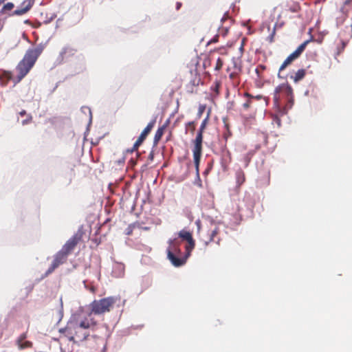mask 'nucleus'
<instances>
[{"label": "nucleus", "mask_w": 352, "mask_h": 352, "mask_svg": "<svg viewBox=\"0 0 352 352\" xmlns=\"http://www.w3.org/2000/svg\"><path fill=\"white\" fill-rule=\"evenodd\" d=\"M309 43V40L304 41L298 47V48L294 52L289 55L280 65L279 68V72L284 70L287 66L291 65L294 60L299 58Z\"/></svg>", "instance_id": "obj_8"}, {"label": "nucleus", "mask_w": 352, "mask_h": 352, "mask_svg": "<svg viewBox=\"0 0 352 352\" xmlns=\"http://www.w3.org/2000/svg\"><path fill=\"white\" fill-rule=\"evenodd\" d=\"M244 96L248 98V100L243 104V109L244 110H248L252 105V103H253V96L251 95L250 94L248 93V92H245L244 94Z\"/></svg>", "instance_id": "obj_19"}, {"label": "nucleus", "mask_w": 352, "mask_h": 352, "mask_svg": "<svg viewBox=\"0 0 352 352\" xmlns=\"http://www.w3.org/2000/svg\"><path fill=\"white\" fill-rule=\"evenodd\" d=\"M275 33H276V28H274V29L272 30V32L271 33V34L268 37V41H269L270 43H273L274 42V37Z\"/></svg>", "instance_id": "obj_29"}, {"label": "nucleus", "mask_w": 352, "mask_h": 352, "mask_svg": "<svg viewBox=\"0 0 352 352\" xmlns=\"http://www.w3.org/2000/svg\"><path fill=\"white\" fill-rule=\"evenodd\" d=\"M25 114V111L23 110L22 111L20 112V115L21 116H24Z\"/></svg>", "instance_id": "obj_41"}, {"label": "nucleus", "mask_w": 352, "mask_h": 352, "mask_svg": "<svg viewBox=\"0 0 352 352\" xmlns=\"http://www.w3.org/2000/svg\"><path fill=\"white\" fill-rule=\"evenodd\" d=\"M169 245L167 248V257L170 261L171 263L175 267L183 265L188 256H187V252L185 256L182 255L180 249V242L177 239H171L168 242Z\"/></svg>", "instance_id": "obj_3"}, {"label": "nucleus", "mask_w": 352, "mask_h": 352, "mask_svg": "<svg viewBox=\"0 0 352 352\" xmlns=\"http://www.w3.org/2000/svg\"><path fill=\"white\" fill-rule=\"evenodd\" d=\"M43 51V47L42 45H37L34 47L29 48L25 52L23 58L16 67L17 72L16 76V82H19L30 72Z\"/></svg>", "instance_id": "obj_1"}, {"label": "nucleus", "mask_w": 352, "mask_h": 352, "mask_svg": "<svg viewBox=\"0 0 352 352\" xmlns=\"http://www.w3.org/2000/svg\"><path fill=\"white\" fill-rule=\"evenodd\" d=\"M240 67V72H242V65L241 61L234 60V70L236 71V67Z\"/></svg>", "instance_id": "obj_28"}, {"label": "nucleus", "mask_w": 352, "mask_h": 352, "mask_svg": "<svg viewBox=\"0 0 352 352\" xmlns=\"http://www.w3.org/2000/svg\"><path fill=\"white\" fill-rule=\"evenodd\" d=\"M220 87V83L219 82H216L214 87L212 89L217 94H219V89Z\"/></svg>", "instance_id": "obj_32"}, {"label": "nucleus", "mask_w": 352, "mask_h": 352, "mask_svg": "<svg viewBox=\"0 0 352 352\" xmlns=\"http://www.w3.org/2000/svg\"><path fill=\"white\" fill-rule=\"evenodd\" d=\"M232 133L230 131V130L228 129L227 132L223 134V138L226 140V141L228 140V138L231 136Z\"/></svg>", "instance_id": "obj_33"}, {"label": "nucleus", "mask_w": 352, "mask_h": 352, "mask_svg": "<svg viewBox=\"0 0 352 352\" xmlns=\"http://www.w3.org/2000/svg\"><path fill=\"white\" fill-rule=\"evenodd\" d=\"M34 4V0H24L21 6L12 12V15L21 16L29 12Z\"/></svg>", "instance_id": "obj_13"}, {"label": "nucleus", "mask_w": 352, "mask_h": 352, "mask_svg": "<svg viewBox=\"0 0 352 352\" xmlns=\"http://www.w3.org/2000/svg\"><path fill=\"white\" fill-rule=\"evenodd\" d=\"M6 1V0H0V5H1V3H3V2H5Z\"/></svg>", "instance_id": "obj_44"}, {"label": "nucleus", "mask_w": 352, "mask_h": 352, "mask_svg": "<svg viewBox=\"0 0 352 352\" xmlns=\"http://www.w3.org/2000/svg\"><path fill=\"white\" fill-rule=\"evenodd\" d=\"M306 75V70L305 69H298L294 75L291 76V78L294 82H298L302 80Z\"/></svg>", "instance_id": "obj_16"}, {"label": "nucleus", "mask_w": 352, "mask_h": 352, "mask_svg": "<svg viewBox=\"0 0 352 352\" xmlns=\"http://www.w3.org/2000/svg\"><path fill=\"white\" fill-rule=\"evenodd\" d=\"M263 98V96L262 95H257V96H253V100L255 99V100H261Z\"/></svg>", "instance_id": "obj_36"}, {"label": "nucleus", "mask_w": 352, "mask_h": 352, "mask_svg": "<svg viewBox=\"0 0 352 352\" xmlns=\"http://www.w3.org/2000/svg\"><path fill=\"white\" fill-rule=\"evenodd\" d=\"M179 236L184 241H187L186 245V252H187V256L190 255L191 251L195 246V240L192 238V234L186 230H182L178 233Z\"/></svg>", "instance_id": "obj_10"}, {"label": "nucleus", "mask_w": 352, "mask_h": 352, "mask_svg": "<svg viewBox=\"0 0 352 352\" xmlns=\"http://www.w3.org/2000/svg\"><path fill=\"white\" fill-rule=\"evenodd\" d=\"M218 39H219V35H216L212 39H211L208 42V44L213 43H217L218 41Z\"/></svg>", "instance_id": "obj_34"}, {"label": "nucleus", "mask_w": 352, "mask_h": 352, "mask_svg": "<svg viewBox=\"0 0 352 352\" xmlns=\"http://www.w3.org/2000/svg\"><path fill=\"white\" fill-rule=\"evenodd\" d=\"M168 124L169 120H167L162 126L158 128L154 136L153 142L155 144H157L160 142Z\"/></svg>", "instance_id": "obj_14"}, {"label": "nucleus", "mask_w": 352, "mask_h": 352, "mask_svg": "<svg viewBox=\"0 0 352 352\" xmlns=\"http://www.w3.org/2000/svg\"><path fill=\"white\" fill-rule=\"evenodd\" d=\"M205 108H206V107H205L204 105H200V106H199V111H198V113H197V115H198V116H199V117H201V115H202L203 112H204V110H205Z\"/></svg>", "instance_id": "obj_31"}, {"label": "nucleus", "mask_w": 352, "mask_h": 352, "mask_svg": "<svg viewBox=\"0 0 352 352\" xmlns=\"http://www.w3.org/2000/svg\"><path fill=\"white\" fill-rule=\"evenodd\" d=\"M346 45V43L344 41H342V50H344V48L345 47Z\"/></svg>", "instance_id": "obj_39"}, {"label": "nucleus", "mask_w": 352, "mask_h": 352, "mask_svg": "<svg viewBox=\"0 0 352 352\" xmlns=\"http://www.w3.org/2000/svg\"><path fill=\"white\" fill-rule=\"evenodd\" d=\"M352 0H346L344 3L343 6L341 8L342 12L347 16L349 11L352 10Z\"/></svg>", "instance_id": "obj_18"}, {"label": "nucleus", "mask_w": 352, "mask_h": 352, "mask_svg": "<svg viewBox=\"0 0 352 352\" xmlns=\"http://www.w3.org/2000/svg\"><path fill=\"white\" fill-rule=\"evenodd\" d=\"M241 73V72H240V67H236V71L234 70V72H232V73L230 74L229 75V77L230 79H235Z\"/></svg>", "instance_id": "obj_26"}, {"label": "nucleus", "mask_w": 352, "mask_h": 352, "mask_svg": "<svg viewBox=\"0 0 352 352\" xmlns=\"http://www.w3.org/2000/svg\"><path fill=\"white\" fill-rule=\"evenodd\" d=\"M210 65V60H205L204 61V67L206 68V67L209 66Z\"/></svg>", "instance_id": "obj_35"}, {"label": "nucleus", "mask_w": 352, "mask_h": 352, "mask_svg": "<svg viewBox=\"0 0 352 352\" xmlns=\"http://www.w3.org/2000/svg\"><path fill=\"white\" fill-rule=\"evenodd\" d=\"M186 126L187 127H189L190 129V133L192 134L194 133L195 132V126H196V123L195 121H191V122H189L186 124Z\"/></svg>", "instance_id": "obj_27"}, {"label": "nucleus", "mask_w": 352, "mask_h": 352, "mask_svg": "<svg viewBox=\"0 0 352 352\" xmlns=\"http://www.w3.org/2000/svg\"><path fill=\"white\" fill-rule=\"evenodd\" d=\"M59 332L69 340L73 342L83 341L89 336V333L81 328L72 318L67 322L65 327L60 329Z\"/></svg>", "instance_id": "obj_2"}, {"label": "nucleus", "mask_w": 352, "mask_h": 352, "mask_svg": "<svg viewBox=\"0 0 352 352\" xmlns=\"http://www.w3.org/2000/svg\"><path fill=\"white\" fill-rule=\"evenodd\" d=\"M226 157L228 158V162H230L231 161V155H230V153L227 151L226 152Z\"/></svg>", "instance_id": "obj_37"}, {"label": "nucleus", "mask_w": 352, "mask_h": 352, "mask_svg": "<svg viewBox=\"0 0 352 352\" xmlns=\"http://www.w3.org/2000/svg\"><path fill=\"white\" fill-rule=\"evenodd\" d=\"M240 50L241 51V52H243V43H242L241 45Z\"/></svg>", "instance_id": "obj_40"}, {"label": "nucleus", "mask_w": 352, "mask_h": 352, "mask_svg": "<svg viewBox=\"0 0 352 352\" xmlns=\"http://www.w3.org/2000/svg\"><path fill=\"white\" fill-rule=\"evenodd\" d=\"M245 182V175L241 169L236 172V182L237 187H240Z\"/></svg>", "instance_id": "obj_17"}, {"label": "nucleus", "mask_w": 352, "mask_h": 352, "mask_svg": "<svg viewBox=\"0 0 352 352\" xmlns=\"http://www.w3.org/2000/svg\"><path fill=\"white\" fill-rule=\"evenodd\" d=\"M67 256L60 250L55 255L52 265L47 270L45 274L49 275L52 273L60 265L63 264L67 261Z\"/></svg>", "instance_id": "obj_12"}, {"label": "nucleus", "mask_w": 352, "mask_h": 352, "mask_svg": "<svg viewBox=\"0 0 352 352\" xmlns=\"http://www.w3.org/2000/svg\"><path fill=\"white\" fill-rule=\"evenodd\" d=\"M118 301H120V298L117 296H109L100 300H94L89 305L90 311L95 315L104 314L109 312Z\"/></svg>", "instance_id": "obj_5"}, {"label": "nucleus", "mask_w": 352, "mask_h": 352, "mask_svg": "<svg viewBox=\"0 0 352 352\" xmlns=\"http://www.w3.org/2000/svg\"><path fill=\"white\" fill-rule=\"evenodd\" d=\"M76 50L69 47H64L62 51L60 53V56L61 58L63 60L65 58H67L70 56H72L75 54Z\"/></svg>", "instance_id": "obj_15"}, {"label": "nucleus", "mask_w": 352, "mask_h": 352, "mask_svg": "<svg viewBox=\"0 0 352 352\" xmlns=\"http://www.w3.org/2000/svg\"><path fill=\"white\" fill-rule=\"evenodd\" d=\"M219 228L217 226L214 227V229H212L210 232V233L209 234V236H210V239H209V241H216L217 243H219V239H218L217 241L215 240V237L217 236V235L219 234Z\"/></svg>", "instance_id": "obj_20"}, {"label": "nucleus", "mask_w": 352, "mask_h": 352, "mask_svg": "<svg viewBox=\"0 0 352 352\" xmlns=\"http://www.w3.org/2000/svg\"><path fill=\"white\" fill-rule=\"evenodd\" d=\"M76 323L82 328L85 331H87L89 329H94L97 322L93 317V314L89 311V312H80L72 316Z\"/></svg>", "instance_id": "obj_6"}, {"label": "nucleus", "mask_w": 352, "mask_h": 352, "mask_svg": "<svg viewBox=\"0 0 352 352\" xmlns=\"http://www.w3.org/2000/svg\"><path fill=\"white\" fill-rule=\"evenodd\" d=\"M26 337H27L26 333H23L21 334L16 340L17 344L21 342L24 341V340L26 338Z\"/></svg>", "instance_id": "obj_30"}, {"label": "nucleus", "mask_w": 352, "mask_h": 352, "mask_svg": "<svg viewBox=\"0 0 352 352\" xmlns=\"http://www.w3.org/2000/svg\"><path fill=\"white\" fill-rule=\"evenodd\" d=\"M285 98L292 107L293 102V89L287 83H283L278 86L274 91V100L276 104L279 105L280 101Z\"/></svg>", "instance_id": "obj_7"}, {"label": "nucleus", "mask_w": 352, "mask_h": 352, "mask_svg": "<svg viewBox=\"0 0 352 352\" xmlns=\"http://www.w3.org/2000/svg\"><path fill=\"white\" fill-rule=\"evenodd\" d=\"M14 7V5L13 3H11V2H9V3H7L6 4H5L1 10V13H4L7 11H10L12 10Z\"/></svg>", "instance_id": "obj_23"}, {"label": "nucleus", "mask_w": 352, "mask_h": 352, "mask_svg": "<svg viewBox=\"0 0 352 352\" xmlns=\"http://www.w3.org/2000/svg\"><path fill=\"white\" fill-rule=\"evenodd\" d=\"M266 69V66L264 65H258L256 69L255 72L257 74L258 78H263V72Z\"/></svg>", "instance_id": "obj_21"}, {"label": "nucleus", "mask_w": 352, "mask_h": 352, "mask_svg": "<svg viewBox=\"0 0 352 352\" xmlns=\"http://www.w3.org/2000/svg\"><path fill=\"white\" fill-rule=\"evenodd\" d=\"M182 6V3L177 2V10H179Z\"/></svg>", "instance_id": "obj_38"}, {"label": "nucleus", "mask_w": 352, "mask_h": 352, "mask_svg": "<svg viewBox=\"0 0 352 352\" xmlns=\"http://www.w3.org/2000/svg\"><path fill=\"white\" fill-rule=\"evenodd\" d=\"M223 65V60L221 58H218L217 60L214 69L216 71H219L221 69Z\"/></svg>", "instance_id": "obj_25"}, {"label": "nucleus", "mask_w": 352, "mask_h": 352, "mask_svg": "<svg viewBox=\"0 0 352 352\" xmlns=\"http://www.w3.org/2000/svg\"><path fill=\"white\" fill-rule=\"evenodd\" d=\"M155 124V120H153L151 121L147 126L145 127V129L142 131L141 134L138 137V140L135 141V142L133 144L132 151H137L139 148V146L142 144V142L144 141L148 133L151 132V131L153 129L154 125Z\"/></svg>", "instance_id": "obj_11"}, {"label": "nucleus", "mask_w": 352, "mask_h": 352, "mask_svg": "<svg viewBox=\"0 0 352 352\" xmlns=\"http://www.w3.org/2000/svg\"><path fill=\"white\" fill-rule=\"evenodd\" d=\"M221 54H227V52H221Z\"/></svg>", "instance_id": "obj_45"}, {"label": "nucleus", "mask_w": 352, "mask_h": 352, "mask_svg": "<svg viewBox=\"0 0 352 352\" xmlns=\"http://www.w3.org/2000/svg\"><path fill=\"white\" fill-rule=\"evenodd\" d=\"M288 7V10L294 13L298 12L300 10V6L297 3H293L291 6H289Z\"/></svg>", "instance_id": "obj_24"}, {"label": "nucleus", "mask_w": 352, "mask_h": 352, "mask_svg": "<svg viewBox=\"0 0 352 352\" xmlns=\"http://www.w3.org/2000/svg\"><path fill=\"white\" fill-rule=\"evenodd\" d=\"M83 232L78 230L63 246L60 251L68 256L75 248L77 244L82 240Z\"/></svg>", "instance_id": "obj_9"}, {"label": "nucleus", "mask_w": 352, "mask_h": 352, "mask_svg": "<svg viewBox=\"0 0 352 352\" xmlns=\"http://www.w3.org/2000/svg\"><path fill=\"white\" fill-rule=\"evenodd\" d=\"M276 119H277V124H278V125L280 126V120L278 118H276Z\"/></svg>", "instance_id": "obj_42"}, {"label": "nucleus", "mask_w": 352, "mask_h": 352, "mask_svg": "<svg viewBox=\"0 0 352 352\" xmlns=\"http://www.w3.org/2000/svg\"><path fill=\"white\" fill-rule=\"evenodd\" d=\"M208 115L207 117L202 121L201 124L199 127V131L196 135L195 140L193 141V159L194 164L196 170V174L197 176L199 175V163L201 160V156L202 153V142H203V133L206 127L208 121Z\"/></svg>", "instance_id": "obj_4"}, {"label": "nucleus", "mask_w": 352, "mask_h": 352, "mask_svg": "<svg viewBox=\"0 0 352 352\" xmlns=\"http://www.w3.org/2000/svg\"><path fill=\"white\" fill-rule=\"evenodd\" d=\"M20 349H24L26 348H31L32 343L30 341H23L17 344Z\"/></svg>", "instance_id": "obj_22"}, {"label": "nucleus", "mask_w": 352, "mask_h": 352, "mask_svg": "<svg viewBox=\"0 0 352 352\" xmlns=\"http://www.w3.org/2000/svg\"><path fill=\"white\" fill-rule=\"evenodd\" d=\"M28 120H23V124H27V123H28Z\"/></svg>", "instance_id": "obj_43"}]
</instances>
